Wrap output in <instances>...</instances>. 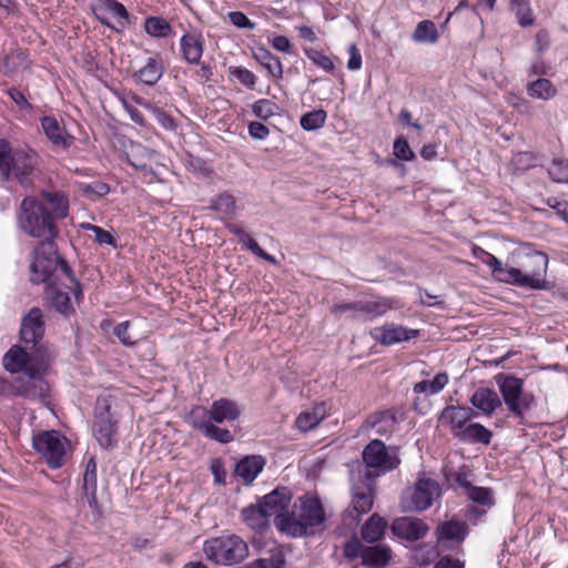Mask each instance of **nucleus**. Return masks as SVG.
<instances>
[{
	"mask_svg": "<svg viewBox=\"0 0 568 568\" xmlns=\"http://www.w3.org/2000/svg\"><path fill=\"white\" fill-rule=\"evenodd\" d=\"M69 201L59 191H41L38 197L23 199L20 213V227L30 236L53 240L58 235L54 220H62L68 215Z\"/></svg>",
	"mask_w": 568,
	"mask_h": 568,
	"instance_id": "obj_1",
	"label": "nucleus"
},
{
	"mask_svg": "<svg viewBox=\"0 0 568 568\" xmlns=\"http://www.w3.org/2000/svg\"><path fill=\"white\" fill-rule=\"evenodd\" d=\"M325 520L320 498L305 495L294 504L290 516L280 520L278 529L292 537L312 536L324 530Z\"/></svg>",
	"mask_w": 568,
	"mask_h": 568,
	"instance_id": "obj_2",
	"label": "nucleus"
},
{
	"mask_svg": "<svg viewBox=\"0 0 568 568\" xmlns=\"http://www.w3.org/2000/svg\"><path fill=\"white\" fill-rule=\"evenodd\" d=\"M548 255L539 251L526 253L519 267H507L503 283L527 290H548L546 280L548 268Z\"/></svg>",
	"mask_w": 568,
	"mask_h": 568,
	"instance_id": "obj_3",
	"label": "nucleus"
},
{
	"mask_svg": "<svg viewBox=\"0 0 568 568\" xmlns=\"http://www.w3.org/2000/svg\"><path fill=\"white\" fill-rule=\"evenodd\" d=\"M203 551L210 561L231 566L241 562L248 555L246 542L237 535H222L204 541Z\"/></svg>",
	"mask_w": 568,
	"mask_h": 568,
	"instance_id": "obj_4",
	"label": "nucleus"
},
{
	"mask_svg": "<svg viewBox=\"0 0 568 568\" xmlns=\"http://www.w3.org/2000/svg\"><path fill=\"white\" fill-rule=\"evenodd\" d=\"M495 382L507 409L517 418L523 419L525 413L536 405L534 394L524 390V381L510 374L498 373Z\"/></svg>",
	"mask_w": 568,
	"mask_h": 568,
	"instance_id": "obj_5",
	"label": "nucleus"
},
{
	"mask_svg": "<svg viewBox=\"0 0 568 568\" xmlns=\"http://www.w3.org/2000/svg\"><path fill=\"white\" fill-rule=\"evenodd\" d=\"M60 255L53 240L41 241L34 250L33 261L30 266V280L34 284H44L53 287L58 284V267Z\"/></svg>",
	"mask_w": 568,
	"mask_h": 568,
	"instance_id": "obj_6",
	"label": "nucleus"
},
{
	"mask_svg": "<svg viewBox=\"0 0 568 568\" xmlns=\"http://www.w3.org/2000/svg\"><path fill=\"white\" fill-rule=\"evenodd\" d=\"M47 368V358L42 354L37 366L31 365L16 378L13 396H20L29 400H47L50 397V385L43 376Z\"/></svg>",
	"mask_w": 568,
	"mask_h": 568,
	"instance_id": "obj_7",
	"label": "nucleus"
},
{
	"mask_svg": "<svg viewBox=\"0 0 568 568\" xmlns=\"http://www.w3.org/2000/svg\"><path fill=\"white\" fill-rule=\"evenodd\" d=\"M32 159L27 151H12L7 142H0V174L3 180H9L13 174L19 183L24 184L33 170Z\"/></svg>",
	"mask_w": 568,
	"mask_h": 568,
	"instance_id": "obj_8",
	"label": "nucleus"
},
{
	"mask_svg": "<svg viewBox=\"0 0 568 568\" xmlns=\"http://www.w3.org/2000/svg\"><path fill=\"white\" fill-rule=\"evenodd\" d=\"M374 476L372 470L364 474L361 480L352 487L351 508L344 511L343 520L347 526L357 525L361 516L367 514L374 504Z\"/></svg>",
	"mask_w": 568,
	"mask_h": 568,
	"instance_id": "obj_9",
	"label": "nucleus"
},
{
	"mask_svg": "<svg viewBox=\"0 0 568 568\" xmlns=\"http://www.w3.org/2000/svg\"><path fill=\"white\" fill-rule=\"evenodd\" d=\"M440 494L442 488L436 480L422 478L403 491L400 506L404 511L420 513L428 509Z\"/></svg>",
	"mask_w": 568,
	"mask_h": 568,
	"instance_id": "obj_10",
	"label": "nucleus"
},
{
	"mask_svg": "<svg viewBox=\"0 0 568 568\" xmlns=\"http://www.w3.org/2000/svg\"><path fill=\"white\" fill-rule=\"evenodd\" d=\"M44 315L41 308L32 307L21 320L20 341L27 348L36 349L48 357L47 352L42 348V339L44 335Z\"/></svg>",
	"mask_w": 568,
	"mask_h": 568,
	"instance_id": "obj_11",
	"label": "nucleus"
},
{
	"mask_svg": "<svg viewBox=\"0 0 568 568\" xmlns=\"http://www.w3.org/2000/svg\"><path fill=\"white\" fill-rule=\"evenodd\" d=\"M363 462L366 471L374 469V479L387 471H390L399 465L400 460L395 454H390L385 444L379 439L371 440L363 450Z\"/></svg>",
	"mask_w": 568,
	"mask_h": 568,
	"instance_id": "obj_12",
	"label": "nucleus"
},
{
	"mask_svg": "<svg viewBox=\"0 0 568 568\" xmlns=\"http://www.w3.org/2000/svg\"><path fill=\"white\" fill-rule=\"evenodd\" d=\"M33 448L47 460L51 468L63 464L64 445L57 430L42 432L33 437Z\"/></svg>",
	"mask_w": 568,
	"mask_h": 568,
	"instance_id": "obj_13",
	"label": "nucleus"
},
{
	"mask_svg": "<svg viewBox=\"0 0 568 568\" xmlns=\"http://www.w3.org/2000/svg\"><path fill=\"white\" fill-rule=\"evenodd\" d=\"M292 500V494L286 487L275 488L270 494L265 495L258 503L268 518H275V525L278 528V523L282 518L290 516L288 507Z\"/></svg>",
	"mask_w": 568,
	"mask_h": 568,
	"instance_id": "obj_14",
	"label": "nucleus"
},
{
	"mask_svg": "<svg viewBox=\"0 0 568 568\" xmlns=\"http://www.w3.org/2000/svg\"><path fill=\"white\" fill-rule=\"evenodd\" d=\"M477 416V413L467 406H446L439 414L438 420L442 425L448 426L455 437H459L468 422Z\"/></svg>",
	"mask_w": 568,
	"mask_h": 568,
	"instance_id": "obj_15",
	"label": "nucleus"
},
{
	"mask_svg": "<svg viewBox=\"0 0 568 568\" xmlns=\"http://www.w3.org/2000/svg\"><path fill=\"white\" fill-rule=\"evenodd\" d=\"M369 335L373 339L384 346L410 341L419 335L418 329L407 328L396 324H385L383 326L374 327Z\"/></svg>",
	"mask_w": 568,
	"mask_h": 568,
	"instance_id": "obj_16",
	"label": "nucleus"
},
{
	"mask_svg": "<svg viewBox=\"0 0 568 568\" xmlns=\"http://www.w3.org/2000/svg\"><path fill=\"white\" fill-rule=\"evenodd\" d=\"M399 307L396 298L377 296L372 300L356 301V304L351 308L359 311V321H373L386 314L389 310Z\"/></svg>",
	"mask_w": 568,
	"mask_h": 568,
	"instance_id": "obj_17",
	"label": "nucleus"
},
{
	"mask_svg": "<svg viewBox=\"0 0 568 568\" xmlns=\"http://www.w3.org/2000/svg\"><path fill=\"white\" fill-rule=\"evenodd\" d=\"M38 357H40L38 351L27 348L26 345H14L3 355L2 364L10 373H23L33 361H38Z\"/></svg>",
	"mask_w": 568,
	"mask_h": 568,
	"instance_id": "obj_18",
	"label": "nucleus"
},
{
	"mask_svg": "<svg viewBox=\"0 0 568 568\" xmlns=\"http://www.w3.org/2000/svg\"><path fill=\"white\" fill-rule=\"evenodd\" d=\"M42 131L54 149L67 151L74 142L71 135L60 122L51 115L40 118Z\"/></svg>",
	"mask_w": 568,
	"mask_h": 568,
	"instance_id": "obj_19",
	"label": "nucleus"
},
{
	"mask_svg": "<svg viewBox=\"0 0 568 568\" xmlns=\"http://www.w3.org/2000/svg\"><path fill=\"white\" fill-rule=\"evenodd\" d=\"M392 532L407 541H415L426 536L429 528L427 524L415 517L396 518L390 526Z\"/></svg>",
	"mask_w": 568,
	"mask_h": 568,
	"instance_id": "obj_20",
	"label": "nucleus"
},
{
	"mask_svg": "<svg viewBox=\"0 0 568 568\" xmlns=\"http://www.w3.org/2000/svg\"><path fill=\"white\" fill-rule=\"evenodd\" d=\"M211 418L216 424L233 423L240 418L244 407L230 398H219L211 406Z\"/></svg>",
	"mask_w": 568,
	"mask_h": 568,
	"instance_id": "obj_21",
	"label": "nucleus"
},
{
	"mask_svg": "<svg viewBox=\"0 0 568 568\" xmlns=\"http://www.w3.org/2000/svg\"><path fill=\"white\" fill-rule=\"evenodd\" d=\"M97 488H98V465L95 457H90L87 462L83 477H82V491L84 497L88 500L89 507L95 511L98 515L101 514L98 497H97Z\"/></svg>",
	"mask_w": 568,
	"mask_h": 568,
	"instance_id": "obj_22",
	"label": "nucleus"
},
{
	"mask_svg": "<svg viewBox=\"0 0 568 568\" xmlns=\"http://www.w3.org/2000/svg\"><path fill=\"white\" fill-rule=\"evenodd\" d=\"M182 58L189 64H200L204 51V38L199 31L184 33L180 39Z\"/></svg>",
	"mask_w": 568,
	"mask_h": 568,
	"instance_id": "obj_23",
	"label": "nucleus"
},
{
	"mask_svg": "<svg viewBox=\"0 0 568 568\" xmlns=\"http://www.w3.org/2000/svg\"><path fill=\"white\" fill-rule=\"evenodd\" d=\"M164 73V65L160 54L146 59L144 65L136 70L132 78L134 81L148 87H154L161 80Z\"/></svg>",
	"mask_w": 568,
	"mask_h": 568,
	"instance_id": "obj_24",
	"label": "nucleus"
},
{
	"mask_svg": "<svg viewBox=\"0 0 568 568\" xmlns=\"http://www.w3.org/2000/svg\"><path fill=\"white\" fill-rule=\"evenodd\" d=\"M469 402L486 416H491L497 408L501 407V399L497 392L488 387L477 388Z\"/></svg>",
	"mask_w": 568,
	"mask_h": 568,
	"instance_id": "obj_25",
	"label": "nucleus"
},
{
	"mask_svg": "<svg viewBox=\"0 0 568 568\" xmlns=\"http://www.w3.org/2000/svg\"><path fill=\"white\" fill-rule=\"evenodd\" d=\"M367 425L375 429L381 436H388L395 432L399 419L396 412L393 409H386L369 415L366 419Z\"/></svg>",
	"mask_w": 568,
	"mask_h": 568,
	"instance_id": "obj_26",
	"label": "nucleus"
},
{
	"mask_svg": "<svg viewBox=\"0 0 568 568\" xmlns=\"http://www.w3.org/2000/svg\"><path fill=\"white\" fill-rule=\"evenodd\" d=\"M155 152L140 143L132 144L126 153L129 163L144 174H153L152 160Z\"/></svg>",
	"mask_w": 568,
	"mask_h": 568,
	"instance_id": "obj_27",
	"label": "nucleus"
},
{
	"mask_svg": "<svg viewBox=\"0 0 568 568\" xmlns=\"http://www.w3.org/2000/svg\"><path fill=\"white\" fill-rule=\"evenodd\" d=\"M265 459L261 455H251L242 458L235 467V474L247 485L252 484L264 469Z\"/></svg>",
	"mask_w": 568,
	"mask_h": 568,
	"instance_id": "obj_28",
	"label": "nucleus"
},
{
	"mask_svg": "<svg viewBox=\"0 0 568 568\" xmlns=\"http://www.w3.org/2000/svg\"><path fill=\"white\" fill-rule=\"evenodd\" d=\"M115 420L97 419L93 425V433L100 446L105 449L113 448L118 443Z\"/></svg>",
	"mask_w": 568,
	"mask_h": 568,
	"instance_id": "obj_29",
	"label": "nucleus"
},
{
	"mask_svg": "<svg viewBox=\"0 0 568 568\" xmlns=\"http://www.w3.org/2000/svg\"><path fill=\"white\" fill-rule=\"evenodd\" d=\"M253 58L267 71L268 77L276 81L283 77V64L278 57L264 47L253 51Z\"/></svg>",
	"mask_w": 568,
	"mask_h": 568,
	"instance_id": "obj_30",
	"label": "nucleus"
},
{
	"mask_svg": "<svg viewBox=\"0 0 568 568\" xmlns=\"http://www.w3.org/2000/svg\"><path fill=\"white\" fill-rule=\"evenodd\" d=\"M244 523L253 530L262 532L270 527V518L260 504L250 505L242 510Z\"/></svg>",
	"mask_w": 568,
	"mask_h": 568,
	"instance_id": "obj_31",
	"label": "nucleus"
},
{
	"mask_svg": "<svg viewBox=\"0 0 568 568\" xmlns=\"http://www.w3.org/2000/svg\"><path fill=\"white\" fill-rule=\"evenodd\" d=\"M392 557V550L386 545L367 546L361 550V558L366 566H386Z\"/></svg>",
	"mask_w": 568,
	"mask_h": 568,
	"instance_id": "obj_32",
	"label": "nucleus"
},
{
	"mask_svg": "<svg viewBox=\"0 0 568 568\" xmlns=\"http://www.w3.org/2000/svg\"><path fill=\"white\" fill-rule=\"evenodd\" d=\"M326 415L325 404L321 403L315 405L311 410L302 412L296 420L295 425L301 432H308L314 429Z\"/></svg>",
	"mask_w": 568,
	"mask_h": 568,
	"instance_id": "obj_33",
	"label": "nucleus"
},
{
	"mask_svg": "<svg viewBox=\"0 0 568 568\" xmlns=\"http://www.w3.org/2000/svg\"><path fill=\"white\" fill-rule=\"evenodd\" d=\"M387 521L378 514H373L363 525L362 538L369 544L381 540L385 534Z\"/></svg>",
	"mask_w": 568,
	"mask_h": 568,
	"instance_id": "obj_34",
	"label": "nucleus"
},
{
	"mask_svg": "<svg viewBox=\"0 0 568 568\" xmlns=\"http://www.w3.org/2000/svg\"><path fill=\"white\" fill-rule=\"evenodd\" d=\"M473 255L490 268L491 275L495 280L503 283V278L506 277L508 266H504L499 258L479 246H474Z\"/></svg>",
	"mask_w": 568,
	"mask_h": 568,
	"instance_id": "obj_35",
	"label": "nucleus"
},
{
	"mask_svg": "<svg viewBox=\"0 0 568 568\" xmlns=\"http://www.w3.org/2000/svg\"><path fill=\"white\" fill-rule=\"evenodd\" d=\"M493 432L479 423H469L468 426L460 432L458 437L462 442L479 443L488 445L491 442Z\"/></svg>",
	"mask_w": 568,
	"mask_h": 568,
	"instance_id": "obj_36",
	"label": "nucleus"
},
{
	"mask_svg": "<svg viewBox=\"0 0 568 568\" xmlns=\"http://www.w3.org/2000/svg\"><path fill=\"white\" fill-rule=\"evenodd\" d=\"M527 94L532 99L548 101L557 94L556 87L546 78H538L526 85Z\"/></svg>",
	"mask_w": 568,
	"mask_h": 568,
	"instance_id": "obj_37",
	"label": "nucleus"
},
{
	"mask_svg": "<svg viewBox=\"0 0 568 568\" xmlns=\"http://www.w3.org/2000/svg\"><path fill=\"white\" fill-rule=\"evenodd\" d=\"M510 10L515 14L520 27L528 28L534 26L535 14L530 0H510Z\"/></svg>",
	"mask_w": 568,
	"mask_h": 568,
	"instance_id": "obj_38",
	"label": "nucleus"
},
{
	"mask_svg": "<svg viewBox=\"0 0 568 568\" xmlns=\"http://www.w3.org/2000/svg\"><path fill=\"white\" fill-rule=\"evenodd\" d=\"M412 39L417 43H435L438 40L436 26L430 20H423L417 23Z\"/></svg>",
	"mask_w": 568,
	"mask_h": 568,
	"instance_id": "obj_39",
	"label": "nucleus"
},
{
	"mask_svg": "<svg viewBox=\"0 0 568 568\" xmlns=\"http://www.w3.org/2000/svg\"><path fill=\"white\" fill-rule=\"evenodd\" d=\"M47 290L48 298L57 312L65 316L73 312L71 300L67 292H63L55 286L47 287Z\"/></svg>",
	"mask_w": 568,
	"mask_h": 568,
	"instance_id": "obj_40",
	"label": "nucleus"
},
{
	"mask_svg": "<svg viewBox=\"0 0 568 568\" xmlns=\"http://www.w3.org/2000/svg\"><path fill=\"white\" fill-rule=\"evenodd\" d=\"M448 383V375L445 372H440L435 375L433 381H422L414 385V393L423 394L428 393L429 395L438 394L444 389Z\"/></svg>",
	"mask_w": 568,
	"mask_h": 568,
	"instance_id": "obj_41",
	"label": "nucleus"
},
{
	"mask_svg": "<svg viewBox=\"0 0 568 568\" xmlns=\"http://www.w3.org/2000/svg\"><path fill=\"white\" fill-rule=\"evenodd\" d=\"M439 531L443 539L460 542L466 538L468 528L465 523L450 520L444 523Z\"/></svg>",
	"mask_w": 568,
	"mask_h": 568,
	"instance_id": "obj_42",
	"label": "nucleus"
},
{
	"mask_svg": "<svg viewBox=\"0 0 568 568\" xmlns=\"http://www.w3.org/2000/svg\"><path fill=\"white\" fill-rule=\"evenodd\" d=\"M187 423L203 434L209 425L214 423L211 418V409L203 406L193 407L187 415Z\"/></svg>",
	"mask_w": 568,
	"mask_h": 568,
	"instance_id": "obj_43",
	"label": "nucleus"
},
{
	"mask_svg": "<svg viewBox=\"0 0 568 568\" xmlns=\"http://www.w3.org/2000/svg\"><path fill=\"white\" fill-rule=\"evenodd\" d=\"M145 32L154 38H166L170 36L171 24L161 17H148L144 22Z\"/></svg>",
	"mask_w": 568,
	"mask_h": 568,
	"instance_id": "obj_44",
	"label": "nucleus"
},
{
	"mask_svg": "<svg viewBox=\"0 0 568 568\" xmlns=\"http://www.w3.org/2000/svg\"><path fill=\"white\" fill-rule=\"evenodd\" d=\"M100 9L111 13L118 19L120 30H123L126 23L130 22V14L126 8L118 0H104Z\"/></svg>",
	"mask_w": 568,
	"mask_h": 568,
	"instance_id": "obj_45",
	"label": "nucleus"
},
{
	"mask_svg": "<svg viewBox=\"0 0 568 568\" xmlns=\"http://www.w3.org/2000/svg\"><path fill=\"white\" fill-rule=\"evenodd\" d=\"M210 207L225 217H233L236 211V202L233 195L223 193L211 201Z\"/></svg>",
	"mask_w": 568,
	"mask_h": 568,
	"instance_id": "obj_46",
	"label": "nucleus"
},
{
	"mask_svg": "<svg viewBox=\"0 0 568 568\" xmlns=\"http://www.w3.org/2000/svg\"><path fill=\"white\" fill-rule=\"evenodd\" d=\"M473 503L479 504L486 507H493L495 505L494 493L488 487L473 486L465 494Z\"/></svg>",
	"mask_w": 568,
	"mask_h": 568,
	"instance_id": "obj_47",
	"label": "nucleus"
},
{
	"mask_svg": "<svg viewBox=\"0 0 568 568\" xmlns=\"http://www.w3.org/2000/svg\"><path fill=\"white\" fill-rule=\"evenodd\" d=\"M326 116L327 115L324 110H313L302 115L300 124L305 131H314L325 124Z\"/></svg>",
	"mask_w": 568,
	"mask_h": 568,
	"instance_id": "obj_48",
	"label": "nucleus"
},
{
	"mask_svg": "<svg viewBox=\"0 0 568 568\" xmlns=\"http://www.w3.org/2000/svg\"><path fill=\"white\" fill-rule=\"evenodd\" d=\"M304 54L318 68L326 72L332 73L335 69L334 61L331 57L326 55L323 51L314 48H304Z\"/></svg>",
	"mask_w": 568,
	"mask_h": 568,
	"instance_id": "obj_49",
	"label": "nucleus"
},
{
	"mask_svg": "<svg viewBox=\"0 0 568 568\" xmlns=\"http://www.w3.org/2000/svg\"><path fill=\"white\" fill-rule=\"evenodd\" d=\"M548 175L556 183L568 184V160L554 159L548 168Z\"/></svg>",
	"mask_w": 568,
	"mask_h": 568,
	"instance_id": "obj_50",
	"label": "nucleus"
},
{
	"mask_svg": "<svg viewBox=\"0 0 568 568\" xmlns=\"http://www.w3.org/2000/svg\"><path fill=\"white\" fill-rule=\"evenodd\" d=\"M229 74L247 89H254L256 77L251 70L244 67H230Z\"/></svg>",
	"mask_w": 568,
	"mask_h": 568,
	"instance_id": "obj_51",
	"label": "nucleus"
},
{
	"mask_svg": "<svg viewBox=\"0 0 568 568\" xmlns=\"http://www.w3.org/2000/svg\"><path fill=\"white\" fill-rule=\"evenodd\" d=\"M203 435L220 444H229L234 439V436L229 429L219 427L216 423H211Z\"/></svg>",
	"mask_w": 568,
	"mask_h": 568,
	"instance_id": "obj_52",
	"label": "nucleus"
},
{
	"mask_svg": "<svg viewBox=\"0 0 568 568\" xmlns=\"http://www.w3.org/2000/svg\"><path fill=\"white\" fill-rule=\"evenodd\" d=\"M277 110H278L277 104L267 99L257 100L252 105V111H253L254 115L262 120L270 119L271 116H273L276 113Z\"/></svg>",
	"mask_w": 568,
	"mask_h": 568,
	"instance_id": "obj_53",
	"label": "nucleus"
},
{
	"mask_svg": "<svg viewBox=\"0 0 568 568\" xmlns=\"http://www.w3.org/2000/svg\"><path fill=\"white\" fill-rule=\"evenodd\" d=\"M355 302H345L335 304L331 307V313L336 317L341 318L346 314V317L353 321H359V311L356 308H351V306L355 305Z\"/></svg>",
	"mask_w": 568,
	"mask_h": 568,
	"instance_id": "obj_54",
	"label": "nucleus"
},
{
	"mask_svg": "<svg viewBox=\"0 0 568 568\" xmlns=\"http://www.w3.org/2000/svg\"><path fill=\"white\" fill-rule=\"evenodd\" d=\"M394 155L402 161H412L415 159V153L410 149L407 141L403 138H397L393 144Z\"/></svg>",
	"mask_w": 568,
	"mask_h": 568,
	"instance_id": "obj_55",
	"label": "nucleus"
},
{
	"mask_svg": "<svg viewBox=\"0 0 568 568\" xmlns=\"http://www.w3.org/2000/svg\"><path fill=\"white\" fill-rule=\"evenodd\" d=\"M226 229L230 233L234 234L239 242L242 243L247 250H250L252 253L254 251L253 245H258L255 240H253L248 233H246L242 227H240L236 224H227Z\"/></svg>",
	"mask_w": 568,
	"mask_h": 568,
	"instance_id": "obj_56",
	"label": "nucleus"
},
{
	"mask_svg": "<svg viewBox=\"0 0 568 568\" xmlns=\"http://www.w3.org/2000/svg\"><path fill=\"white\" fill-rule=\"evenodd\" d=\"M84 227L94 233L95 241L99 244H108L111 246H115V239L110 232L103 230L102 227H100L98 225H93V224H87V225H84Z\"/></svg>",
	"mask_w": 568,
	"mask_h": 568,
	"instance_id": "obj_57",
	"label": "nucleus"
},
{
	"mask_svg": "<svg viewBox=\"0 0 568 568\" xmlns=\"http://www.w3.org/2000/svg\"><path fill=\"white\" fill-rule=\"evenodd\" d=\"M153 115L155 121L165 130L174 131L176 129L175 120L163 109L154 108Z\"/></svg>",
	"mask_w": 568,
	"mask_h": 568,
	"instance_id": "obj_58",
	"label": "nucleus"
},
{
	"mask_svg": "<svg viewBox=\"0 0 568 568\" xmlns=\"http://www.w3.org/2000/svg\"><path fill=\"white\" fill-rule=\"evenodd\" d=\"M229 20L237 28L253 30L255 23L252 22L246 14L241 11H230L227 13Z\"/></svg>",
	"mask_w": 568,
	"mask_h": 568,
	"instance_id": "obj_59",
	"label": "nucleus"
},
{
	"mask_svg": "<svg viewBox=\"0 0 568 568\" xmlns=\"http://www.w3.org/2000/svg\"><path fill=\"white\" fill-rule=\"evenodd\" d=\"M111 402L109 397H99L94 407V417L97 419H110Z\"/></svg>",
	"mask_w": 568,
	"mask_h": 568,
	"instance_id": "obj_60",
	"label": "nucleus"
},
{
	"mask_svg": "<svg viewBox=\"0 0 568 568\" xmlns=\"http://www.w3.org/2000/svg\"><path fill=\"white\" fill-rule=\"evenodd\" d=\"M546 204L552 209L564 221L568 222V202L555 196L546 200Z\"/></svg>",
	"mask_w": 568,
	"mask_h": 568,
	"instance_id": "obj_61",
	"label": "nucleus"
},
{
	"mask_svg": "<svg viewBox=\"0 0 568 568\" xmlns=\"http://www.w3.org/2000/svg\"><path fill=\"white\" fill-rule=\"evenodd\" d=\"M83 191L88 195H95L97 197H102L110 192V186L101 181H93L92 183L84 184Z\"/></svg>",
	"mask_w": 568,
	"mask_h": 568,
	"instance_id": "obj_62",
	"label": "nucleus"
},
{
	"mask_svg": "<svg viewBox=\"0 0 568 568\" xmlns=\"http://www.w3.org/2000/svg\"><path fill=\"white\" fill-rule=\"evenodd\" d=\"M129 326H130L129 321L122 322L114 327L113 332H114V335L119 338V341L124 346H134L135 342L132 341V338L129 334Z\"/></svg>",
	"mask_w": 568,
	"mask_h": 568,
	"instance_id": "obj_63",
	"label": "nucleus"
},
{
	"mask_svg": "<svg viewBox=\"0 0 568 568\" xmlns=\"http://www.w3.org/2000/svg\"><path fill=\"white\" fill-rule=\"evenodd\" d=\"M283 560L280 558H260L251 562L246 568H282Z\"/></svg>",
	"mask_w": 568,
	"mask_h": 568,
	"instance_id": "obj_64",
	"label": "nucleus"
}]
</instances>
